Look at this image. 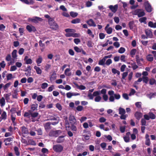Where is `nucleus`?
I'll use <instances>...</instances> for the list:
<instances>
[{"instance_id":"6ab92c4d","label":"nucleus","mask_w":156,"mask_h":156,"mask_svg":"<svg viewBox=\"0 0 156 156\" xmlns=\"http://www.w3.org/2000/svg\"><path fill=\"white\" fill-rule=\"evenodd\" d=\"M23 2L27 4H33L34 3V0H29L28 1V0H20Z\"/></svg>"},{"instance_id":"f257e3e1","label":"nucleus","mask_w":156,"mask_h":156,"mask_svg":"<svg viewBox=\"0 0 156 156\" xmlns=\"http://www.w3.org/2000/svg\"><path fill=\"white\" fill-rule=\"evenodd\" d=\"M68 118L66 117L65 120V125L66 128H70L73 131L76 132L77 131V128L75 126L76 124V120L74 116L72 114L69 115L68 121Z\"/></svg>"},{"instance_id":"774afa93","label":"nucleus","mask_w":156,"mask_h":156,"mask_svg":"<svg viewBox=\"0 0 156 156\" xmlns=\"http://www.w3.org/2000/svg\"><path fill=\"white\" fill-rule=\"evenodd\" d=\"M92 2L90 1H88L86 3V5L87 7H90L92 5Z\"/></svg>"},{"instance_id":"bf43d9fd","label":"nucleus","mask_w":156,"mask_h":156,"mask_svg":"<svg viewBox=\"0 0 156 156\" xmlns=\"http://www.w3.org/2000/svg\"><path fill=\"white\" fill-rule=\"evenodd\" d=\"M54 89V86L53 85H51L50 87H49L47 91L48 92H51L52 91L53 89Z\"/></svg>"},{"instance_id":"13d9d810","label":"nucleus","mask_w":156,"mask_h":156,"mask_svg":"<svg viewBox=\"0 0 156 156\" xmlns=\"http://www.w3.org/2000/svg\"><path fill=\"white\" fill-rule=\"evenodd\" d=\"M24 49L23 48H21L18 51V53L20 55H22L24 53Z\"/></svg>"},{"instance_id":"a19ab883","label":"nucleus","mask_w":156,"mask_h":156,"mask_svg":"<svg viewBox=\"0 0 156 156\" xmlns=\"http://www.w3.org/2000/svg\"><path fill=\"white\" fill-rule=\"evenodd\" d=\"M136 51V50L135 49H133L130 52V54L131 55L132 57H133V56L135 55Z\"/></svg>"},{"instance_id":"c03bdc74","label":"nucleus","mask_w":156,"mask_h":156,"mask_svg":"<svg viewBox=\"0 0 156 156\" xmlns=\"http://www.w3.org/2000/svg\"><path fill=\"white\" fill-rule=\"evenodd\" d=\"M2 119H3L5 120L7 118V115L6 112L4 111L3 112L1 115V117Z\"/></svg>"},{"instance_id":"f03ea898","label":"nucleus","mask_w":156,"mask_h":156,"mask_svg":"<svg viewBox=\"0 0 156 156\" xmlns=\"http://www.w3.org/2000/svg\"><path fill=\"white\" fill-rule=\"evenodd\" d=\"M48 24L50 28L54 30H56L58 29V26L55 22L53 18H51L49 20Z\"/></svg>"},{"instance_id":"412c9836","label":"nucleus","mask_w":156,"mask_h":156,"mask_svg":"<svg viewBox=\"0 0 156 156\" xmlns=\"http://www.w3.org/2000/svg\"><path fill=\"white\" fill-rule=\"evenodd\" d=\"M145 34L148 37L151 38L152 36V33L150 30H145Z\"/></svg>"},{"instance_id":"052dcab7","label":"nucleus","mask_w":156,"mask_h":156,"mask_svg":"<svg viewBox=\"0 0 156 156\" xmlns=\"http://www.w3.org/2000/svg\"><path fill=\"white\" fill-rule=\"evenodd\" d=\"M100 145L103 150H105L106 145V144L105 143L103 142L101 143Z\"/></svg>"},{"instance_id":"4c0bfd02","label":"nucleus","mask_w":156,"mask_h":156,"mask_svg":"<svg viewBox=\"0 0 156 156\" xmlns=\"http://www.w3.org/2000/svg\"><path fill=\"white\" fill-rule=\"evenodd\" d=\"M134 22L133 21H130L129 23V25L130 29H132L133 28Z\"/></svg>"},{"instance_id":"603ef678","label":"nucleus","mask_w":156,"mask_h":156,"mask_svg":"<svg viewBox=\"0 0 156 156\" xmlns=\"http://www.w3.org/2000/svg\"><path fill=\"white\" fill-rule=\"evenodd\" d=\"M128 73L127 72H124L122 74V82H123L122 79H124L127 76Z\"/></svg>"},{"instance_id":"ea45409f","label":"nucleus","mask_w":156,"mask_h":156,"mask_svg":"<svg viewBox=\"0 0 156 156\" xmlns=\"http://www.w3.org/2000/svg\"><path fill=\"white\" fill-rule=\"evenodd\" d=\"M125 49L122 47H121L118 50V52L120 54L124 53L125 51Z\"/></svg>"},{"instance_id":"49530a36","label":"nucleus","mask_w":156,"mask_h":156,"mask_svg":"<svg viewBox=\"0 0 156 156\" xmlns=\"http://www.w3.org/2000/svg\"><path fill=\"white\" fill-rule=\"evenodd\" d=\"M56 73H53L50 78V80H54L56 79Z\"/></svg>"},{"instance_id":"58836bf2","label":"nucleus","mask_w":156,"mask_h":156,"mask_svg":"<svg viewBox=\"0 0 156 156\" xmlns=\"http://www.w3.org/2000/svg\"><path fill=\"white\" fill-rule=\"evenodd\" d=\"M105 61V59L104 57L102 59L100 60L98 62V64L100 65H103Z\"/></svg>"},{"instance_id":"864d4df0","label":"nucleus","mask_w":156,"mask_h":156,"mask_svg":"<svg viewBox=\"0 0 156 156\" xmlns=\"http://www.w3.org/2000/svg\"><path fill=\"white\" fill-rule=\"evenodd\" d=\"M11 83L9 82L7 83L3 86V88L4 90H5L7 88L9 87L11 85Z\"/></svg>"},{"instance_id":"e2e57ef3","label":"nucleus","mask_w":156,"mask_h":156,"mask_svg":"<svg viewBox=\"0 0 156 156\" xmlns=\"http://www.w3.org/2000/svg\"><path fill=\"white\" fill-rule=\"evenodd\" d=\"M87 45L90 48L92 47L93 46L92 42L91 41H87Z\"/></svg>"},{"instance_id":"4be33fe9","label":"nucleus","mask_w":156,"mask_h":156,"mask_svg":"<svg viewBox=\"0 0 156 156\" xmlns=\"http://www.w3.org/2000/svg\"><path fill=\"white\" fill-rule=\"evenodd\" d=\"M42 61L43 58L41 56H39L38 58L36 61V62L38 66H40V64L41 63Z\"/></svg>"},{"instance_id":"2f4dec72","label":"nucleus","mask_w":156,"mask_h":156,"mask_svg":"<svg viewBox=\"0 0 156 156\" xmlns=\"http://www.w3.org/2000/svg\"><path fill=\"white\" fill-rule=\"evenodd\" d=\"M11 93H9L8 94H5L4 95V96L5 98V99L6 101H8L9 100V97L11 95Z\"/></svg>"},{"instance_id":"2eb2a0df","label":"nucleus","mask_w":156,"mask_h":156,"mask_svg":"<svg viewBox=\"0 0 156 156\" xmlns=\"http://www.w3.org/2000/svg\"><path fill=\"white\" fill-rule=\"evenodd\" d=\"M134 116L136 119L138 120H139L142 117L143 114L140 112H136L134 114Z\"/></svg>"},{"instance_id":"f3484780","label":"nucleus","mask_w":156,"mask_h":156,"mask_svg":"<svg viewBox=\"0 0 156 156\" xmlns=\"http://www.w3.org/2000/svg\"><path fill=\"white\" fill-rule=\"evenodd\" d=\"M30 113L31 116L32 117L31 119L32 120V121L35 122V120H34L33 119L34 118H36L39 115L38 113L37 112H30Z\"/></svg>"},{"instance_id":"7ed1b4c3","label":"nucleus","mask_w":156,"mask_h":156,"mask_svg":"<svg viewBox=\"0 0 156 156\" xmlns=\"http://www.w3.org/2000/svg\"><path fill=\"white\" fill-rule=\"evenodd\" d=\"M63 147L61 145L58 144L53 146V149L54 151L57 153L61 152L63 150Z\"/></svg>"},{"instance_id":"423d86ee","label":"nucleus","mask_w":156,"mask_h":156,"mask_svg":"<svg viewBox=\"0 0 156 156\" xmlns=\"http://www.w3.org/2000/svg\"><path fill=\"white\" fill-rule=\"evenodd\" d=\"M100 94V93L99 91H95L93 92V94H92L91 93H88L87 97L90 99L93 100L94 98V97H96L98 96H99Z\"/></svg>"},{"instance_id":"9d476101","label":"nucleus","mask_w":156,"mask_h":156,"mask_svg":"<svg viewBox=\"0 0 156 156\" xmlns=\"http://www.w3.org/2000/svg\"><path fill=\"white\" fill-rule=\"evenodd\" d=\"M51 122H46L44 124V126L46 132L49 131L51 129Z\"/></svg>"},{"instance_id":"0eeeda50","label":"nucleus","mask_w":156,"mask_h":156,"mask_svg":"<svg viewBox=\"0 0 156 156\" xmlns=\"http://www.w3.org/2000/svg\"><path fill=\"white\" fill-rule=\"evenodd\" d=\"M29 20L34 23H37L39 21L42 22L43 21V19L37 16H35L33 18H29Z\"/></svg>"},{"instance_id":"680f3d73","label":"nucleus","mask_w":156,"mask_h":156,"mask_svg":"<svg viewBox=\"0 0 156 156\" xmlns=\"http://www.w3.org/2000/svg\"><path fill=\"white\" fill-rule=\"evenodd\" d=\"M106 121V119L104 117H101L99 119V121L101 123L104 122Z\"/></svg>"},{"instance_id":"b1692460","label":"nucleus","mask_w":156,"mask_h":156,"mask_svg":"<svg viewBox=\"0 0 156 156\" xmlns=\"http://www.w3.org/2000/svg\"><path fill=\"white\" fill-rule=\"evenodd\" d=\"M34 68L35 69L36 73L38 74H41L42 73V70L39 67L35 66L34 67Z\"/></svg>"},{"instance_id":"a18cd8bd","label":"nucleus","mask_w":156,"mask_h":156,"mask_svg":"<svg viewBox=\"0 0 156 156\" xmlns=\"http://www.w3.org/2000/svg\"><path fill=\"white\" fill-rule=\"evenodd\" d=\"M119 114L120 115L124 114L126 113V111L124 108H119Z\"/></svg>"},{"instance_id":"5701e85b","label":"nucleus","mask_w":156,"mask_h":156,"mask_svg":"<svg viewBox=\"0 0 156 156\" xmlns=\"http://www.w3.org/2000/svg\"><path fill=\"white\" fill-rule=\"evenodd\" d=\"M70 70L69 68H67L64 72V73L66 76H70L72 75V73L70 72Z\"/></svg>"},{"instance_id":"5fc2aeb1","label":"nucleus","mask_w":156,"mask_h":156,"mask_svg":"<svg viewBox=\"0 0 156 156\" xmlns=\"http://www.w3.org/2000/svg\"><path fill=\"white\" fill-rule=\"evenodd\" d=\"M141 125L142 126H145L146 124V121L144 119H142L141 120Z\"/></svg>"},{"instance_id":"c85d7f7f","label":"nucleus","mask_w":156,"mask_h":156,"mask_svg":"<svg viewBox=\"0 0 156 156\" xmlns=\"http://www.w3.org/2000/svg\"><path fill=\"white\" fill-rule=\"evenodd\" d=\"M0 103L1 104V106L2 107L5 105V98L3 97H2L1 99H0Z\"/></svg>"},{"instance_id":"393cba45","label":"nucleus","mask_w":156,"mask_h":156,"mask_svg":"<svg viewBox=\"0 0 156 156\" xmlns=\"http://www.w3.org/2000/svg\"><path fill=\"white\" fill-rule=\"evenodd\" d=\"M17 51L16 49H14L13 50L12 53V58L14 59L16 58L17 57Z\"/></svg>"},{"instance_id":"c756f323","label":"nucleus","mask_w":156,"mask_h":156,"mask_svg":"<svg viewBox=\"0 0 156 156\" xmlns=\"http://www.w3.org/2000/svg\"><path fill=\"white\" fill-rule=\"evenodd\" d=\"M105 30L108 34H110L112 33L113 29L112 27H109L106 29H105Z\"/></svg>"},{"instance_id":"69168bd1","label":"nucleus","mask_w":156,"mask_h":156,"mask_svg":"<svg viewBox=\"0 0 156 156\" xmlns=\"http://www.w3.org/2000/svg\"><path fill=\"white\" fill-rule=\"evenodd\" d=\"M74 49L77 52H80L81 51V49H80L77 46L74 47Z\"/></svg>"},{"instance_id":"72a5a7b5","label":"nucleus","mask_w":156,"mask_h":156,"mask_svg":"<svg viewBox=\"0 0 156 156\" xmlns=\"http://www.w3.org/2000/svg\"><path fill=\"white\" fill-rule=\"evenodd\" d=\"M65 31L66 33H75L76 30L73 29L67 28L65 30Z\"/></svg>"},{"instance_id":"0e129e2a","label":"nucleus","mask_w":156,"mask_h":156,"mask_svg":"<svg viewBox=\"0 0 156 156\" xmlns=\"http://www.w3.org/2000/svg\"><path fill=\"white\" fill-rule=\"evenodd\" d=\"M105 34L103 33H100L99 34V38L101 39H103L105 37Z\"/></svg>"},{"instance_id":"79ce46f5","label":"nucleus","mask_w":156,"mask_h":156,"mask_svg":"<svg viewBox=\"0 0 156 156\" xmlns=\"http://www.w3.org/2000/svg\"><path fill=\"white\" fill-rule=\"evenodd\" d=\"M48 86V84L46 83H42L41 85V88L42 89H44L46 88Z\"/></svg>"},{"instance_id":"3c124183","label":"nucleus","mask_w":156,"mask_h":156,"mask_svg":"<svg viewBox=\"0 0 156 156\" xmlns=\"http://www.w3.org/2000/svg\"><path fill=\"white\" fill-rule=\"evenodd\" d=\"M149 116L150 119H154L155 118V116L152 112H150L149 114Z\"/></svg>"},{"instance_id":"6e6d98bb","label":"nucleus","mask_w":156,"mask_h":156,"mask_svg":"<svg viewBox=\"0 0 156 156\" xmlns=\"http://www.w3.org/2000/svg\"><path fill=\"white\" fill-rule=\"evenodd\" d=\"M12 78V75L11 73H9L7 75V80H10Z\"/></svg>"},{"instance_id":"f8f14e48","label":"nucleus","mask_w":156,"mask_h":156,"mask_svg":"<svg viewBox=\"0 0 156 156\" xmlns=\"http://www.w3.org/2000/svg\"><path fill=\"white\" fill-rule=\"evenodd\" d=\"M135 58L136 63L139 66L141 64L140 61H144L143 58L142 57L140 58L139 55H136Z\"/></svg>"},{"instance_id":"bb28decb","label":"nucleus","mask_w":156,"mask_h":156,"mask_svg":"<svg viewBox=\"0 0 156 156\" xmlns=\"http://www.w3.org/2000/svg\"><path fill=\"white\" fill-rule=\"evenodd\" d=\"M148 26L152 28H156V23H153L152 21H150L148 23Z\"/></svg>"},{"instance_id":"338daca9","label":"nucleus","mask_w":156,"mask_h":156,"mask_svg":"<svg viewBox=\"0 0 156 156\" xmlns=\"http://www.w3.org/2000/svg\"><path fill=\"white\" fill-rule=\"evenodd\" d=\"M136 93V91L135 90L133 89H131L130 92L129 94V96H131V95H133Z\"/></svg>"},{"instance_id":"c9c22d12","label":"nucleus","mask_w":156,"mask_h":156,"mask_svg":"<svg viewBox=\"0 0 156 156\" xmlns=\"http://www.w3.org/2000/svg\"><path fill=\"white\" fill-rule=\"evenodd\" d=\"M149 83L151 85H153L154 84L156 85V80L154 78H151L149 80Z\"/></svg>"},{"instance_id":"4468645a","label":"nucleus","mask_w":156,"mask_h":156,"mask_svg":"<svg viewBox=\"0 0 156 156\" xmlns=\"http://www.w3.org/2000/svg\"><path fill=\"white\" fill-rule=\"evenodd\" d=\"M64 136L63 135L59 136L56 140V142L57 143H61L64 142L65 139Z\"/></svg>"},{"instance_id":"cd10ccee","label":"nucleus","mask_w":156,"mask_h":156,"mask_svg":"<svg viewBox=\"0 0 156 156\" xmlns=\"http://www.w3.org/2000/svg\"><path fill=\"white\" fill-rule=\"evenodd\" d=\"M14 150L16 155L17 156H19L20 155V153L19 151L18 148L16 146H15L14 147Z\"/></svg>"},{"instance_id":"a878e982","label":"nucleus","mask_w":156,"mask_h":156,"mask_svg":"<svg viewBox=\"0 0 156 156\" xmlns=\"http://www.w3.org/2000/svg\"><path fill=\"white\" fill-rule=\"evenodd\" d=\"M147 60L150 62H152L153 60V57L152 55L151 54H149L146 57Z\"/></svg>"},{"instance_id":"39448f33","label":"nucleus","mask_w":156,"mask_h":156,"mask_svg":"<svg viewBox=\"0 0 156 156\" xmlns=\"http://www.w3.org/2000/svg\"><path fill=\"white\" fill-rule=\"evenodd\" d=\"M134 15H137L139 17H140L144 16L145 13L144 11L142 9H136L134 12Z\"/></svg>"},{"instance_id":"a211bd4d","label":"nucleus","mask_w":156,"mask_h":156,"mask_svg":"<svg viewBox=\"0 0 156 156\" xmlns=\"http://www.w3.org/2000/svg\"><path fill=\"white\" fill-rule=\"evenodd\" d=\"M38 107V104H32L31 105V110H29V112H33L35 110L37 109Z\"/></svg>"},{"instance_id":"7c9ffc66","label":"nucleus","mask_w":156,"mask_h":156,"mask_svg":"<svg viewBox=\"0 0 156 156\" xmlns=\"http://www.w3.org/2000/svg\"><path fill=\"white\" fill-rule=\"evenodd\" d=\"M80 21V20L79 18H76L73 20L71 21V23L73 24H76L79 23Z\"/></svg>"},{"instance_id":"09e8293b","label":"nucleus","mask_w":156,"mask_h":156,"mask_svg":"<svg viewBox=\"0 0 156 156\" xmlns=\"http://www.w3.org/2000/svg\"><path fill=\"white\" fill-rule=\"evenodd\" d=\"M101 99V97L100 96H98L94 98V101L96 102H99L100 101Z\"/></svg>"},{"instance_id":"8fccbe9b","label":"nucleus","mask_w":156,"mask_h":156,"mask_svg":"<svg viewBox=\"0 0 156 156\" xmlns=\"http://www.w3.org/2000/svg\"><path fill=\"white\" fill-rule=\"evenodd\" d=\"M36 131L37 132L38 135H41L42 134L43 132L41 128H38Z\"/></svg>"},{"instance_id":"f704fd0d","label":"nucleus","mask_w":156,"mask_h":156,"mask_svg":"<svg viewBox=\"0 0 156 156\" xmlns=\"http://www.w3.org/2000/svg\"><path fill=\"white\" fill-rule=\"evenodd\" d=\"M147 18L146 17H143L139 19V22L141 23H146V20Z\"/></svg>"},{"instance_id":"e433bc0d","label":"nucleus","mask_w":156,"mask_h":156,"mask_svg":"<svg viewBox=\"0 0 156 156\" xmlns=\"http://www.w3.org/2000/svg\"><path fill=\"white\" fill-rule=\"evenodd\" d=\"M70 16L73 17H75L77 16L78 14L77 12H70Z\"/></svg>"},{"instance_id":"6e6552de","label":"nucleus","mask_w":156,"mask_h":156,"mask_svg":"<svg viewBox=\"0 0 156 156\" xmlns=\"http://www.w3.org/2000/svg\"><path fill=\"white\" fill-rule=\"evenodd\" d=\"M144 6L147 12H150L152 11L151 6L148 1L145 2L144 3Z\"/></svg>"},{"instance_id":"de8ad7c7","label":"nucleus","mask_w":156,"mask_h":156,"mask_svg":"<svg viewBox=\"0 0 156 156\" xmlns=\"http://www.w3.org/2000/svg\"><path fill=\"white\" fill-rule=\"evenodd\" d=\"M17 91L16 90H15L14 91L13 94H12V97L13 98H17Z\"/></svg>"},{"instance_id":"37998d69","label":"nucleus","mask_w":156,"mask_h":156,"mask_svg":"<svg viewBox=\"0 0 156 156\" xmlns=\"http://www.w3.org/2000/svg\"><path fill=\"white\" fill-rule=\"evenodd\" d=\"M143 82L145 83H147L148 81V78L147 76H143L142 77Z\"/></svg>"},{"instance_id":"1a4fd4ad","label":"nucleus","mask_w":156,"mask_h":156,"mask_svg":"<svg viewBox=\"0 0 156 156\" xmlns=\"http://www.w3.org/2000/svg\"><path fill=\"white\" fill-rule=\"evenodd\" d=\"M26 28L29 33H31L32 32H34L37 30L35 27L32 25H27L26 27Z\"/></svg>"},{"instance_id":"473e14b6","label":"nucleus","mask_w":156,"mask_h":156,"mask_svg":"<svg viewBox=\"0 0 156 156\" xmlns=\"http://www.w3.org/2000/svg\"><path fill=\"white\" fill-rule=\"evenodd\" d=\"M112 72L114 74L117 73L118 75H119L120 74V72L115 68H112Z\"/></svg>"},{"instance_id":"4d7b16f0","label":"nucleus","mask_w":156,"mask_h":156,"mask_svg":"<svg viewBox=\"0 0 156 156\" xmlns=\"http://www.w3.org/2000/svg\"><path fill=\"white\" fill-rule=\"evenodd\" d=\"M126 129L125 126H121L120 127V130L122 133H123L125 132Z\"/></svg>"},{"instance_id":"20e7f679","label":"nucleus","mask_w":156,"mask_h":156,"mask_svg":"<svg viewBox=\"0 0 156 156\" xmlns=\"http://www.w3.org/2000/svg\"><path fill=\"white\" fill-rule=\"evenodd\" d=\"M62 133V131L60 130H51L50 131L49 133V135L50 136H53L57 137L58 135Z\"/></svg>"},{"instance_id":"9b49d317","label":"nucleus","mask_w":156,"mask_h":156,"mask_svg":"<svg viewBox=\"0 0 156 156\" xmlns=\"http://www.w3.org/2000/svg\"><path fill=\"white\" fill-rule=\"evenodd\" d=\"M149 137V136L148 134H146L145 135V138L146 140L145 141V144L148 146H149L151 144V141Z\"/></svg>"},{"instance_id":"dca6fc26","label":"nucleus","mask_w":156,"mask_h":156,"mask_svg":"<svg viewBox=\"0 0 156 156\" xmlns=\"http://www.w3.org/2000/svg\"><path fill=\"white\" fill-rule=\"evenodd\" d=\"M87 23L90 26L95 27L96 26V24L92 19H90L89 20H87Z\"/></svg>"},{"instance_id":"aec40b11","label":"nucleus","mask_w":156,"mask_h":156,"mask_svg":"<svg viewBox=\"0 0 156 156\" xmlns=\"http://www.w3.org/2000/svg\"><path fill=\"white\" fill-rule=\"evenodd\" d=\"M23 134H27L28 133L27 129L25 126H23L21 128Z\"/></svg>"},{"instance_id":"ddd939ff","label":"nucleus","mask_w":156,"mask_h":156,"mask_svg":"<svg viewBox=\"0 0 156 156\" xmlns=\"http://www.w3.org/2000/svg\"><path fill=\"white\" fill-rule=\"evenodd\" d=\"M109 8L111 11L114 13H115L117 10L118 5L117 4L115 5L114 6L112 5H110Z\"/></svg>"}]
</instances>
